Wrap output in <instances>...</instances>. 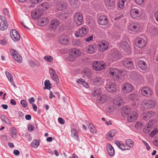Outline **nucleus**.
<instances>
[{
    "instance_id": "1",
    "label": "nucleus",
    "mask_w": 158,
    "mask_h": 158,
    "mask_svg": "<svg viewBox=\"0 0 158 158\" xmlns=\"http://www.w3.org/2000/svg\"><path fill=\"white\" fill-rule=\"evenodd\" d=\"M108 72L110 75L115 79L119 78L121 75V71L116 68H110L108 70Z\"/></svg>"
},
{
    "instance_id": "2",
    "label": "nucleus",
    "mask_w": 158,
    "mask_h": 158,
    "mask_svg": "<svg viewBox=\"0 0 158 158\" xmlns=\"http://www.w3.org/2000/svg\"><path fill=\"white\" fill-rule=\"evenodd\" d=\"M81 54V51L77 49H73L70 51L69 56L68 58L70 61H73L75 58L80 56Z\"/></svg>"
},
{
    "instance_id": "3",
    "label": "nucleus",
    "mask_w": 158,
    "mask_h": 158,
    "mask_svg": "<svg viewBox=\"0 0 158 158\" xmlns=\"http://www.w3.org/2000/svg\"><path fill=\"white\" fill-rule=\"evenodd\" d=\"M108 57L109 59L111 61H117L120 59L119 52L118 50L116 49L113 50L111 51Z\"/></svg>"
},
{
    "instance_id": "4",
    "label": "nucleus",
    "mask_w": 158,
    "mask_h": 158,
    "mask_svg": "<svg viewBox=\"0 0 158 158\" xmlns=\"http://www.w3.org/2000/svg\"><path fill=\"white\" fill-rule=\"evenodd\" d=\"M105 66V63L102 61H96L93 63V68L95 70L100 71L104 69Z\"/></svg>"
},
{
    "instance_id": "5",
    "label": "nucleus",
    "mask_w": 158,
    "mask_h": 158,
    "mask_svg": "<svg viewBox=\"0 0 158 158\" xmlns=\"http://www.w3.org/2000/svg\"><path fill=\"white\" fill-rule=\"evenodd\" d=\"M74 20L75 23L78 26L82 24L83 22V18L81 14L76 13L74 16Z\"/></svg>"
},
{
    "instance_id": "6",
    "label": "nucleus",
    "mask_w": 158,
    "mask_h": 158,
    "mask_svg": "<svg viewBox=\"0 0 158 158\" xmlns=\"http://www.w3.org/2000/svg\"><path fill=\"white\" fill-rule=\"evenodd\" d=\"M122 89L123 93H128L133 90V87L131 84L125 83L122 85Z\"/></svg>"
},
{
    "instance_id": "7",
    "label": "nucleus",
    "mask_w": 158,
    "mask_h": 158,
    "mask_svg": "<svg viewBox=\"0 0 158 158\" xmlns=\"http://www.w3.org/2000/svg\"><path fill=\"white\" fill-rule=\"evenodd\" d=\"M105 88L107 91L113 93L116 91L117 85L114 83L108 81Z\"/></svg>"
},
{
    "instance_id": "8",
    "label": "nucleus",
    "mask_w": 158,
    "mask_h": 158,
    "mask_svg": "<svg viewBox=\"0 0 158 158\" xmlns=\"http://www.w3.org/2000/svg\"><path fill=\"white\" fill-rule=\"evenodd\" d=\"M10 52L16 61L19 63H21L22 62V58L16 50L13 49H11L10 50Z\"/></svg>"
},
{
    "instance_id": "9",
    "label": "nucleus",
    "mask_w": 158,
    "mask_h": 158,
    "mask_svg": "<svg viewBox=\"0 0 158 158\" xmlns=\"http://www.w3.org/2000/svg\"><path fill=\"white\" fill-rule=\"evenodd\" d=\"M7 21L5 17L3 16L0 15V30L4 31L7 28Z\"/></svg>"
},
{
    "instance_id": "10",
    "label": "nucleus",
    "mask_w": 158,
    "mask_h": 158,
    "mask_svg": "<svg viewBox=\"0 0 158 158\" xmlns=\"http://www.w3.org/2000/svg\"><path fill=\"white\" fill-rule=\"evenodd\" d=\"M10 34L12 39L14 41H18L20 40V38L19 34L16 30H11Z\"/></svg>"
},
{
    "instance_id": "11",
    "label": "nucleus",
    "mask_w": 158,
    "mask_h": 158,
    "mask_svg": "<svg viewBox=\"0 0 158 158\" xmlns=\"http://www.w3.org/2000/svg\"><path fill=\"white\" fill-rule=\"evenodd\" d=\"M108 43L106 41L100 42L98 45L99 51L100 52L106 51L108 48Z\"/></svg>"
},
{
    "instance_id": "12",
    "label": "nucleus",
    "mask_w": 158,
    "mask_h": 158,
    "mask_svg": "<svg viewBox=\"0 0 158 158\" xmlns=\"http://www.w3.org/2000/svg\"><path fill=\"white\" fill-rule=\"evenodd\" d=\"M138 117L137 113L135 112L130 113L127 116V119L129 122H132L136 120Z\"/></svg>"
},
{
    "instance_id": "13",
    "label": "nucleus",
    "mask_w": 158,
    "mask_h": 158,
    "mask_svg": "<svg viewBox=\"0 0 158 158\" xmlns=\"http://www.w3.org/2000/svg\"><path fill=\"white\" fill-rule=\"evenodd\" d=\"M135 44L138 48H142L145 47L146 44V42L143 39L139 38L136 39Z\"/></svg>"
},
{
    "instance_id": "14",
    "label": "nucleus",
    "mask_w": 158,
    "mask_h": 158,
    "mask_svg": "<svg viewBox=\"0 0 158 158\" xmlns=\"http://www.w3.org/2000/svg\"><path fill=\"white\" fill-rule=\"evenodd\" d=\"M60 24L59 21L56 19L52 20L50 23L49 27L51 30H55L58 27Z\"/></svg>"
},
{
    "instance_id": "15",
    "label": "nucleus",
    "mask_w": 158,
    "mask_h": 158,
    "mask_svg": "<svg viewBox=\"0 0 158 158\" xmlns=\"http://www.w3.org/2000/svg\"><path fill=\"white\" fill-rule=\"evenodd\" d=\"M59 42L63 45H66L70 42L69 38L68 35H63L60 38Z\"/></svg>"
},
{
    "instance_id": "16",
    "label": "nucleus",
    "mask_w": 158,
    "mask_h": 158,
    "mask_svg": "<svg viewBox=\"0 0 158 158\" xmlns=\"http://www.w3.org/2000/svg\"><path fill=\"white\" fill-rule=\"evenodd\" d=\"M139 10L137 9H133L131 10L130 15L131 17L133 19H137L140 16Z\"/></svg>"
},
{
    "instance_id": "17",
    "label": "nucleus",
    "mask_w": 158,
    "mask_h": 158,
    "mask_svg": "<svg viewBox=\"0 0 158 158\" xmlns=\"http://www.w3.org/2000/svg\"><path fill=\"white\" fill-rule=\"evenodd\" d=\"M49 21V19L48 17H43L38 20V24L40 26H45L48 24Z\"/></svg>"
},
{
    "instance_id": "18",
    "label": "nucleus",
    "mask_w": 158,
    "mask_h": 158,
    "mask_svg": "<svg viewBox=\"0 0 158 158\" xmlns=\"http://www.w3.org/2000/svg\"><path fill=\"white\" fill-rule=\"evenodd\" d=\"M120 45L122 49L126 52H128L131 50L129 44L127 41H124L122 42Z\"/></svg>"
},
{
    "instance_id": "19",
    "label": "nucleus",
    "mask_w": 158,
    "mask_h": 158,
    "mask_svg": "<svg viewBox=\"0 0 158 158\" xmlns=\"http://www.w3.org/2000/svg\"><path fill=\"white\" fill-rule=\"evenodd\" d=\"M123 64L125 67L130 69L132 67L133 64L132 60L128 58L124 59L123 60Z\"/></svg>"
},
{
    "instance_id": "20",
    "label": "nucleus",
    "mask_w": 158,
    "mask_h": 158,
    "mask_svg": "<svg viewBox=\"0 0 158 158\" xmlns=\"http://www.w3.org/2000/svg\"><path fill=\"white\" fill-rule=\"evenodd\" d=\"M141 92L142 94L147 97L150 96L152 92L151 89L148 87H144L141 89Z\"/></svg>"
},
{
    "instance_id": "21",
    "label": "nucleus",
    "mask_w": 158,
    "mask_h": 158,
    "mask_svg": "<svg viewBox=\"0 0 158 158\" xmlns=\"http://www.w3.org/2000/svg\"><path fill=\"white\" fill-rule=\"evenodd\" d=\"M42 12L38 9H35L31 13L32 17L34 19H38L42 15Z\"/></svg>"
},
{
    "instance_id": "22",
    "label": "nucleus",
    "mask_w": 158,
    "mask_h": 158,
    "mask_svg": "<svg viewBox=\"0 0 158 158\" xmlns=\"http://www.w3.org/2000/svg\"><path fill=\"white\" fill-rule=\"evenodd\" d=\"M98 22L99 24L102 25H105L108 22V19L105 16L101 15L99 18Z\"/></svg>"
},
{
    "instance_id": "23",
    "label": "nucleus",
    "mask_w": 158,
    "mask_h": 158,
    "mask_svg": "<svg viewBox=\"0 0 158 158\" xmlns=\"http://www.w3.org/2000/svg\"><path fill=\"white\" fill-rule=\"evenodd\" d=\"M145 107L147 109L151 108L155 105L156 102L154 100H147L144 102Z\"/></svg>"
},
{
    "instance_id": "24",
    "label": "nucleus",
    "mask_w": 158,
    "mask_h": 158,
    "mask_svg": "<svg viewBox=\"0 0 158 158\" xmlns=\"http://www.w3.org/2000/svg\"><path fill=\"white\" fill-rule=\"evenodd\" d=\"M49 73L52 79L56 82H58V79L54 70L52 68H49Z\"/></svg>"
},
{
    "instance_id": "25",
    "label": "nucleus",
    "mask_w": 158,
    "mask_h": 158,
    "mask_svg": "<svg viewBox=\"0 0 158 158\" xmlns=\"http://www.w3.org/2000/svg\"><path fill=\"white\" fill-rule=\"evenodd\" d=\"M128 29L130 31H136L139 30V26L137 24H130L128 25Z\"/></svg>"
},
{
    "instance_id": "26",
    "label": "nucleus",
    "mask_w": 158,
    "mask_h": 158,
    "mask_svg": "<svg viewBox=\"0 0 158 158\" xmlns=\"http://www.w3.org/2000/svg\"><path fill=\"white\" fill-rule=\"evenodd\" d=\"M79 31V34L81 37H82L86 34L88 31V30L87 27L86 26H84L81 27Z\"/></svg>"
},
{
    "instance_id": "27",
    "label": "nucleus",
    "mask_w": 158,
    "mask_h": 158,
    "mask_svg": "<svg viewBox=\"0 0 158 158\" xmlns=\"http://www.w3.org/2000/svg\"><path fill=\"white\" fill-rule=\"evenodd\" d=\"M113 104L116 107L118 106L123 105V102L121 98L118 97L114 99Z\"/></svg>"
},
{
    "instance_id": "28",
    "label": "nucleus",
    "mask_w": 158,
    "mask_h": 158,
    "mask_svg": "<svg viewBox=\"0 0 158 158\" xmlns=\"http://www.w3.org/2000/svg\"><path fill=\"white\" fill-rule=\"evenodd\" d=\"M138 65L141 69L145 70L148 68V65L143 60H140L138 63Z\"/></svg>"
},
{
    "instance_id": "29",
    "label": "nucleus",
    "mask_w": 158,
    "mask_h": 158,
    "mask_svg": "<svg viewBox=\"0 0 158 158\" xmlns=\"http://www.w3.org/2000/svg\"><path fill=\"white\" fill-rule=\"evenodd\" d=\"M57 17L62 19H65L68 16V15L64 11H59L57 14Z\"/></svg>"
},
{
    "instance_id": "30",
    "label": "nucleus",
    "mask_w": 158,
    "mask_h": 158,
    "mask_svg": "<svg viewBox=\"0 0 158 158\" xmlns=\"http://www.w3.org/2000/svg\"><path fill=\"white\" fill-rule=\"evenodd\" d=\"M105 3L106 5L108 8L111 9L115 8V2L114 0H105Z\"/></svg>"
},
{
    "instance_id": "31",
    "label": "nucleus",
    "mask_w": 158,
    "mask_h": 158,
    "mask_svg": "<svg viewBox=\"0 0 158 158\" xmlns=\"http://www.w3.org/2000/svg\"><path fill=\"white\" fill-rule=\"evenodd\" d=\"M87 50L88 53L89 54L93 53L97 50L96 46L94 45H89L87 48Z\"/></svg>"
},
{
    "instance_id": "32",
    "label": "nucleus",
    "mask_w": 158,
    "mask_h": 158,
    "mask_svg": "<svg viewBox=\"0 0 158 158\" xmlns=\"http://www.w3.org/2000/svg\"><path fill=\"white\" fill-rule=\"evenodd\" d=\"M130 112V109L129 107H124L121 110V114L122 116H127L129 115Z\"/></svg>"
},
{
    "instance_id": "33",
    "label": "nucleus",
    "mask_w": 158,
    "mask_h": 158,
    "mask_svg": "<svg viewBox=\"0 0 158 158\" xmlns=\"http://www.w3.org/2000/svg\"><path fill=\"white\" fill-rule=\"evenodd\" d=\"M71 136L77 140H78L79 139L77 131L75 129L73 128L71 129Z\"/></svg>"
},
{
    "instance_id": "34",
    "label": "nucleus",
    "mask_w": 158,
    "mask_h": 158,
    "mask_svg": "<svg viewBox=\"0 0 158 158\" xmlns=\"http://www.w3.org/2000/svg\"><path fill=\"white\" fill-rule=\"evenodd\" d=\"M82 75L84 77L88 78L90 76V70L88 68H84L82 70Z\"/></svg>"
},
{
    "instance_id": "35",
    "label": "nucleus",
    "mask_w": 158,
    "mask_h": 158,
    "mask_svg": "<svg viewBox=\"0 0 158 158\" xmlns=\"http://www.w3.org/2000/svg\"><path fill=\"white\" fill-rule=\"evenodd\" d=\"M107 150L109 155L111 156H113L114 154V150L112 146L110 145H107Z\"/></svg>"
},
{
    "instance_id": "36",
    "label": "nucleus",
    "mask_w": 158,
    "mask_h": 158,
    "mask_svg": "<svg viewBox=\"0 0 158 158\" xmlns=\"http://www.w3.org/2000/svg\"><path fill=\"white\" fill-rule=\"evenodd\" d=\"M154 114V112L152 111L144 113L143 114V118L144 120H146L152 117Z\"/></svg>"
},
{
    "instance_id": "37",
    "label": "nucleus",
    "mask_w": 158,
    "mask_h": 158,
    "mask_svg": "<svg viewBox=\"0 0 158 158\" xmlns=\"http://www.w3.org/2000/svg\"><path fill=\"white\" fill-rule=\"evenodd\" d=\"M6 74L9 81L10 82L11 84L13 85V86L15 87H16V86L15 83L13 81V77L11 74L8 72H6Z\"/></svg>"
},
{
    "instance_id": "38",
    "label": "nucleus",
    "mask_w": 158,
    "mask_h": 158,
    "mask_svg": "<svg viewBox=\"0 0 158 158\" xmlns=\"http://www.w3.org/2000/svg\"><path fill=\"white\" fill-rule=\"evenodd\" d=\"M115 134V131L112 130L109 131L106 135V138L109 140H111L113 139V137Z\"/></svg>"
},
{
    "instance_id": "39",
    "label": "nucleus",
    "mask_w": 158,
    "mask_h": 158,
    "mask_svg": "<svg viewBox=\"0 0 158 158\" xmlns=\"http://www.w3.org/2000/svg\"><path fill=\"white\" fill-rule=\"evenodd\" d=\"M126 143L128 147V148H126V150H129L134 145V142L131 139H127L126 140Z\"/></svg>"
},
{
    "instance_id": "40",
    "label": "nucleus",
    "mask_w": 158,
    "mask_h": 158,
    "mask_svg": "<svg viewBox=\"0 0 158 158\" xmlns=\"http://www.w3.org/2000/svg\"><path fill=\"white\" fill-rule=\"evenodd\" d=\"M114 143L120 149L123 150H126L125 146L123 143H121L119 141L117 140H115L114 141Z\"/></svg>"
},
{
    "instance_id": "41",
    "label": "nucleus",
    "mask_w": 158,
    "mask_h": 158,
    "mask_svg": "<svg viewBox=\"0 0 158 158\" xmlns=\"http://www.w3.org/2000/svg\"><path fill=\"white\" fill-rule=\"evenodd\" d=\"M39 145V142L37 140H33L31 144V147L33 148H37Z\"/></svg>"
},
{
    "instance_id": "42",
    "label": "nucleus",
    "mask_w": 158,
    "mask_h": 158,
    "mask_svg": "<svg viewBox=\"0 0 158 158\" xmlns=\"http://www.w3.org/2000/svg\"><path fill=\"white\" fill-rule=\"evenodd\" d=\"M106 95H102L98 98V101L100 103H103L106 101Z\"/></svg>"
},
{
    "instance_id": "43",
    "label": "nucleus",
    "mask_w": 158,
    "mask_h": 158,
    "mask_svg": "<svg viewBox=\"0 0 158 158\" xmlns=\"http://www.w3.org/2000/svg\"><path fill=\"white\" fill-rule=\"evenodd\" d=\"M44 85L45 86L44 88V89H49L51 88V84L50 83L49 81L48 80H47L45 81Z\"/></svg>"
},
{
    "instance_id": "44",
    "label": "nucleus",
    "mask_w": 158,
    "mask_h": 158,
    "mask_svg": "<svg viewBox=\"0 0 158 158\" xmlns=\"http://www.w3.org/2000/svg\"><path fill=\"white\" fill-rule=\"evenodd\" d=\"M57 8L59 11H64L66 9V6L63 4H60L57 5Z\"/></svg>"
},
{
    "instance_id": "45",
    "label": "nucleus",
    "mask_w": 158,
    "mask_h": 158,
    "mask_svg": "<svg viewBox=\"0 0 158 158\" xmlns=\"http://www.w3.org/2000/svg\"><path fill=\"white\" fill-rule=\"evenodd\" d=\"M88 128L91 132L93 134H96L97 133V130L95 127L93 126V124L89 125Z\"/></svg>"
},
{
    "instance_id": "46",
    "label": "nucleus",
    "mask_w": 158,
    "mask_h": 158,
    "mask_svg": "<svg viewBox=\"0 0 158 158\" xmlns=\"http://www.w3.org/2000/svg\"><path fill=\"white\" fill-rule=\"evenodd\" d=\"M41 9L43 10H46L49 7L48 4L46 2H44L41 4Z\"/></svg>"
},
{
    "instance_id": "47",
    "label": "nucleus",
    "mask_w": 158,
    "mask_h": 158,
    "mask_svg": "<svg viewBox=\"0 0 158 158\" xmlns=\"http://www.w3.org/2000/svg\"><path fill=\"white\" fill-rule=\"evenodd\" d=\"M126 0H119L118 2V6L120 9H123L124 7V3Z\"/></svg>"
},
{
    "instance_id": "48",
    "label": "nucleus",
    "mask_w": 158,
    "mask_h": 158,
    "mask_svg": "<svg viewBox=\"0 0 158 158\" xmlns=\"http://www.w3.org/2000/svg\"><path fill=\"white\" fill-rule=\"evenodd\" d=\"M44 58L46 61L49 62H52L53 61L52 57L50 56H45Z\"/></svg>"
},
{
    "instance_id": "49",
    "label": "nucleus",
    "mask_w": 158,
    "mask_h": 158,
    "mask_svg": "<svg viewBox=\"0 0 158 158\" xmlns=\"http://www.w3.org/2000/svg\"><path fill=\"white\" fill-rule=\"evenodd\" d=\"M16 132V129L15 127H12L11 129L10 134L11 136L13 138L15 137Z\"/></svg>"
},
{
    "instance_id": "50",
    "label": "nucleus",
    "mask_w": 158,
    "mask_h": 158,
    "mask_svg": "<svg viewBox=\"0 0 158 158\" xmlns=\"http://www.w3.org/2000/svg\"><path fill=\"white\" fill-rule=\"evenodd\" d=\"M137 74L135 72H133L131 75V77L132 79L135 80L137 78Z\"/></svg>"
},
{
    "instance_id": "51",
    "label": "nucleus",
    "mask_w": 158,
    "mask_h": 158,
    "mask_svg": "<svg viewBox=\"0 0 158 158\" xmlns=\"http://www.w3.org/2000/svg\"><path fill=\"white\" fill-rule=\"evenodd\" d=\"M73 43L76 45L81 46L82 45L81 42L79 40L76 39L73 41Z\"/></svg>"
},
{
    "instance_id": "52",
    "label": "nucleus",
    "mask_w": 158,
    "mask_h": 158,
    "mask_svg": "<svg viewBox=\"0 0 158 158\" xmlns=\"http://www.w3.org/2000/svg\"><path fill=\"white\" fill-rule=\"evenodd\" d=\"M20 103L22 106L23 107H26L27 105V102L24 99L22 100L21 101Z\"/></svg>"
},
{
    "instance_id": "53",
    "label": "nucleus",
    "mask_w": 158,
    "mask_h": 158,
    "mask_svg": "<svg viewBox=\"0 0 158 158\" xmlns=\"http://www.w3.org/2000/svg\"><path fill=\"white\" fill-rule=\"evenodd\" d=\"M143 124L142 123L140 122H137L135 123V127L136 128H141L142 127Z\"/></svg>"
},
{
    "instance_id": "54",
    "label": "nucleus",
    "mask_w": 158,
    "mask_h": 158,
    "mask_svg": "<svg viewBox=\"0 0 158 158\" xmlns=\"http://www.w3.org/2000/svg\"><path fill=\"white\" fill-rule=\"evenodd\" d=\"M158 132V130L156 128L155 129L151 131V134H150V136L154 137Z\"/></svg>"
},
{
    "instance_id": "55",
    "label": "nucleus",
    "mask_w": 158,
    "mask_h": 158,
    "mask_svg": "<svg viewBox=\"0 0 158 158\" xmlns=\"http://www.w3.org/2000/svg\"><path fill=\"white\" fill-rule=\"evenodd\" d=\"M152 125H153L151 122H150L148 123L145 128L146 130L148 131H149L151 130V128L152 127Z\"/></svg>"
},
{
    "instance_id": "56",
    "label": "nucleus",
    "mask_w": 158,
    "mask_h": 158,
    "mask_svg": "<svg viewBox=\"0 0 158 158\" xmlns=\"http://www.w3.org/2000/svg\"><path fill=\"white\" fill-rule=\"evenodd\" d=\"M1 117L3 122L6 123L9 122V120L8 118L5 115H2L1 116Z\"/></svg>"
},
{
    "instance_id": "57",
    "label": "nucleus",
    "mask_w": 158,
    "mask_h": 158,
    "mask_svg": "<svg viewBox=\"0 0 158 158\" xmlns=\"http://www.w3.org/2000/svg\"><path fill=\"white\" fill-rule=\"evenodd\" d=\"M69 2L71 5H75L78 3V0H69Z\"/></svg>"
},
{
    "instance_id": "58",
    "label": "nucleus",
    "mask_w": 158,
    "mask_h": 158,
    "mask_svg": "<svg viewBox=\"0 0 158 158\" xmlns=\"http://www.w3.org/2000/svg\"><path fill=\"white\" fill-rule=\"evenodd\" d=\"M42 0H30V2L32 3L37 4L42 2Z\"/></svg>"
},
{
    "instance_id": "59",
    "label": "nucleus",
    "mask_w": 158,
    "mask_h": 158,
    "mask_svg": "<svg viewBox=\"0 0 158 158\" xmlns=\"http://www.w3.org/2000/svg\"><path fill=\"white\" fill-rule=\"evenodd\" d=\"M145 0H135L136 3L138 5H142L143 4Z\"/></svg>"
},
{
    "instance_id": "60",
    "label": "nucleus",
    "mask_w": 158,
    "mask_h": 158,
    "mask_svg": "<svg viewBox=\"0 0 158 158\" xmlns=\"http://www.w3.org/2000/svg\"><path fill=\"white\" fill-rule=\"evenodd\" d=\"M95 82L100 84L102 82V80L99 77H97L95 79Z\"/></svg>"
},
{
    "instance_id": "61",
    "label": "nucleus",
    "mask_w": 158,
    "mask_h": 158,
    "mask_svg": "<svg viewBox=\"0 0 158 158\" xmlns=\"http://www.w3.org/2000/svg\"><path fill=\"white\" fill-rule=\"evenodd\" d=\"M153 144L155 146L158 147V137L155 138L153 141Z\"/></svg>"
},
{
    "instance_id": "62",
    "label": "nucleus",
    "mask_w": 158,
    "mask_h": 158,
    "mask_svg": "<svg viewBox=\"0 0 158 158\" xmlns=\"http://www.w3.org/2000/svg\"><path fill=\"white\" fill-rule=\"evenodd\" d=\"M84 80L82 79L79 78L77 80V82L78 84L82 85Z\"/></svg>"
},
{
    "instance_id": "63",
    "label": "nucleus",
    "mask_w": 158,
    "mask_h": 158,
    "mask_svg": "<svg viewBox=\"0 0 158 158\" xmlns=\"http://www.w3.org/2000/svg\"><path fill=\"white\" fill-rule=\"evenodd\" d=\"M93 36L90 35L89 36L88 38H86L85 40L86 41V42H89L90 41H91L93 40Z\"/></svg>"
},
{
    "instance_id": "64",
    "label": "nucleus",
    "mask_w": 158,
    "mask_h": 158,
    "mask_svg": "<svg viewBox=\"0 0 158 158\" xmlns=\"http://www.w3.org/2000/svg\"><path fill=\"white\" fill-rule=\"evenodd\" d=\"M28 130L30 131H32L34 129V127L31 124H29L28 125Z\"/></svg>"
}]
</instances>
